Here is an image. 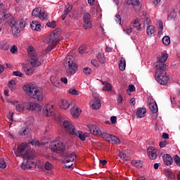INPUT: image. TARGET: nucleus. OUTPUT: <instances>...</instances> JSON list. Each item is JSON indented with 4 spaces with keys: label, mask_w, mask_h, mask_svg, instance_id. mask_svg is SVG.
Returning <instances> with one entry per match:
<instances>
[{
    "label": "nucleus",
    "mask_w": 180,
    "mask_h": 180,
    "mask_svg": "<svg viewBox=\"0 0 180 180\" xmlns=\"http://www.w3.org/2000/svg\"><path fill=\"white\" fill-rule=\"evenodd\" d=\"M3 19L6 20L8 26H10L11 30L13 31V34H19L20 33L21 29H25L26 27V22L23 20H16L15 18L11 16V13H6L3 12Z\"/></svg>",
    "instance_id": "obj_1"
},
{
    "label": "nucleus",
    "mask_w": 180,
    "mask_h": 180,
    "mask_svg": "<svg viewBox=\"0 0 180 180\" xmlns=\"http://www.w3.org/2000/svg\"><path fill=\"white\" fill-rule=\"evenodd\" d=\"M23 89L29 96L33 98L35 101H37L38 102H41L43 101V89L34 85H25L23 87Z\"/></svg>",
    "instance_id": "obj_2"
},
{
    "label": "nucleus",
    "mask_w": 180,
    "mask_h": 180,
    "mask_svg": "<svg viewBox=\"0 0 180 180\" xmlns=\"http://www.w3.org/2000/svg\"><path fill=\"white\" fill-rule=\"evenodd\" d=\"M61 34V32L60 30H55L49 37H46L44 40V42L46 43L47 44H50L47 48H46V51H51L58 44V41H60V39L58 37H60V35Z\"/></svg>",
    "instance_id": "obj_3"
},
{
    "label": "nucleus",
    "mask_w": 180,
    "mask_h": 180,
    "mask_svg": "<svg viewBox=\"0 0 180 180\" xmlns=\"http://www.w3.org/2000/svg\"><path fill=\"white\" fill-rule=\"evenodd\" d=\"M64 65L66 70L67 74L72 75L78 71V65L74 61V58L71 56H68L65 58Z\"/></svg>",
    "instance_id": "obj_4"
},
{
    "label": "nucleus",
    "mask_w": 180,
    "mask_h": 180,
    "mask_svg": "<svg viewBox=\"0 0 180 180\" xmlns=\"http://www.w3.org/2000/svg\"><path fill=\"white\" fill-rule=\"evenodd\" d=\"M167 69H156V81L160 85H167L169 81V77L167 75Z\"/></svg>",
    "instance_id": "obj_5"
},
{
    "label": "nucleus",
    "mask_w": 180,
    "mask_h": 180,
    "mask_svg": "<svg viewBox=\"0 0 180 180\" xmlns=\"http://www.w3.org/2000/svg\"><path fill=\"white\" fill-rule=\"evenodd\" d=\"M50 150L52 153L56 154H63L65 151V145L59 140H55L51 143Z\"/></svg>",
    "instance_id": "obj_6"
},
{
    "label": "nucleus",
    "mask_w": 180,
    "mask_h": 180,
    "mask_svg": "<svg viewBox=\"0 0 180 180\" xmlns=\"http://www.w3.org/2000/svg\"><path fill=\"white\" fill-rule=\"evenodd\" d=\"M167 60H168V53L165 52L161 53L158 57V61L155 63L156 70H168V66L165 63Z\"/></svg>",
    "instance_id": "obj_7"
},
{
    "label": "nucleus",
    "mask_w": 180,
    "mask_h": 180,
    "mask_svg": "<svg viewBox=\"0 0 180 180\" xmlns=\"http://www.w3.org/2000/svg\"><path fill=\"white\" fill-rule=\"evenodd\" d=\"M17 152L20 155H22V158L30 160V151L29 150L27 143H22L19 145Z\"/></svg>",
    "instance_id": "obj_8"
},
{
    "label": "nucleus",
    "mask_w": 180,
    "mask_h": 180,
    "mask_svg": "<svg viewBox=\"0 0 180 180\" xmlns=\"http://www.w3.org/2000/svg\"><path fill=\"white\" fill-rule=\"evenodd\" d=\"M83 20L84 22V25H83L84 29L86 30L92 27V17L91 16V14L85 13L83 16Z\"/></svg>",
    "instance_id": "obj_9"
},
{
    "label": "nucleus",
    "mask_w": 180,
    "mask_h": 180,
    "mask_svg": "<svg viewBox=\"0 0 180 180\" xmlns=\"http://www.w3.org/2000/svg\"><path fill=\"white\" fill-rule=\"evenodd\" d=\"M63 127L65 129L66 131L68 133H70L72 136V134H76L75 131L77 129H75V126L72 124L70 121L65 120L63 122Z\"/></svg>",
    "instance_id": "obj_10"
},
{
    "label": "nucleus",
    "mask_w": 180,
    "mask_h": 180,
    "mask_svg": "<svg viewBox=\"0 0 180 180\" xmlns=\"http://www.w3.org/2000/svg\"><path fill=\"white\" fill-rule=\"evenodd\" d=\"M63 158L64 160V162L68 164V162H72L73 161H75V160L77 159V155L74 153H63Z\"/></svg>",
    "instance_id": "obj_11"
},
{
    "label": "nucleus",
    "mask_w": 180,
    "mask_h": 180,
    "mask_svg": "<svg viewBox=\"0 0 180 180\" xmlns=\"http://www.w3.org/2000/svg\"><path fill=\"white\" fill-rule=\"evenodd\" d=\"M44 116H53L54 115V105L51 104H47L44 108Z\"/></svg>",
    "instance_id": "obj_12"
},
{
    "label": "nucleus",
    "mask_w": 180,
    "mask_h": 180,
    "mask_svg": "<svg viewBox=\"0 0 180 180\" xmlns=\"http://www.w3.org/2000/svg\"><path fill=\"white\" fill-rule=\"evenodd\" d=\"M27 109H28V110H35L36 112H41V106H40V104L37 103H27Z\"/></svg>",
    "instance_id": "obj_13"
},
{
    "label": "nucleus",
    "mask_w": 180,
    "mask_h": 180,
    "mask_svg": "<svg viewBox=\"0 0 180 180\" xmlns=\"http://www.w3.org/2000/svg\"><path fill=\"white\" fill-rule=\"evenodd\" d=\"M30 58L32 67L37 68V67H40V65H41V62L39 60V58H37V55L30 56Z\"/></svg>",
    "instance_id": "obj_14"
},
{
    "label": "nucleus",
    "mask_w": 180,
    "mask_h": 180,
    "mask_svg": "<svg viewBox=\"0 0 180 180\" xmlns=\"http://www.w3.org/2000/svg\"><path fill=\"white\" fill-rule=\"evenodd\" d=\"M150 160H155L157 158V150L153 146H150L147 150Z\"/></svg>",
    "instance_id": "obj_15"
},
{
    "label": "nucleus",
    "mask_w": 180,
    "mask_h": 180,
    "mask_svg": "<svg viewBox=\"0 0 180 180\" xmlns=\"http://www.w3.org/2000/svg\"><path fill=\"white\" fill-rule=\"evenodd\" d=\"M90 131L94 134V136H102V131H101V129L99 127H96L95 124L91 125L89 127Z\"/></svg>",
    "instance_id": "obj_16"
},
{
    "label": "nucleus",
    "mask_w": 180,
    "mask_h": 180,
    "mask_svg": "<svg viewBox=\"0 0 180 180\" xmlns=\"http://www.w3.org/2000/svg\"><path fill=\"white\" fill-rule=\"evenodd\" d=\"M71 11H72V6L70 3H68L65 7V11H63V13L61 15L63 20H65V18L67 17L68 13H70V12H71Z\"/></svg>",
    "instance_id": "obj_17"
},
{
    "label": "nucleus",
    "mask_w": 180,
    "mask_h": 180,
    "mask_svg": "<svg viewBox=\"0 0 180 180\" xmlns=\"http://www.w3.org/2000/svg\"><path fill=\"white\" fill-rule=\"evenodd\" d=\"M163 161L165 165H172V162H174V160L169 154H166L163 156Z\"/></svg>",
    "instance_id": "obj_18"
},
{
    "label": "nucleus",
    "mask_w": 180,
    "mask_h": 180,
    "mask_svg": "<svg viewBox=\"0 0 180 180\" xmlns=\"http://www.w3.org/2000/svg\"><path fill=\"white\" fill-rule=\"evenodd\" d=\"M70 113L72 115L75 119H77V117H79V115H81V110L78 107L74 106L70 110Z\"/></svg>",
    "instance_id": "obj_19"
},
{
    "label": "nucleus",
    "mask_w": 180,
    "mask_h": 180,
    "mask_svg": "<svg viewBox=\"0 0 180 180\" xmlns=\"http://www.w3.org/2000/svg\"><path fill=\"white\" fill-rule=\"evenodd\" d=\"M72 136H74L75 137H79V140H81L82 141H85V140L86 139V134L77 129L75 131V134H72Z\"/></svg>",
    "instance_id": "obj_20"
},
{
    "label": "nucleus",
    "mask_w": 180,
    "mask_h": 180,
    "mask_svg": "<svg viewBox=\"0 0 180 180\" xmlns=\"http://www.w3.org/2000/svg\"><path fill=\"white\" fill-rule=\"evenodd\" d=\"M102 106V103H101V99L99 98L96 97L94 98V103L91 104L92 109H94V110H98Z\"/></svg>",
    "instance_id": "obj_21"
},
{
    "label": "nucleus",
    "mask_w": 180,
    "mask_h": 180,
    "mask_svg": "<svg viewBox=\"0 0 180 180\" xmlns=\"http://www.w3.org/2000/svg\"><path fill=\"white\" fill-rule=\"evenodd\" d=\"M146 113H147V110L146 108H139L136 110V116L138 117H144L146 116Z\"/></svg>",
    "instance_id": "obj_22"
},
{
    "label": "nucleus",
    "mask_w": 180,
    "mask_h": 180,
    "mask_svg": "<svg viewBox=\"0 0 180 180\" xmlns=\"http://www.w3.org/2000/svg\"><path fill=\"white\" fill-rule=\"evenodd\" d=\"M119 156L120 157L121 160H123L124 161H129V160H130V155H129V150L120 152Z\"/></svg>",
    "instance_id": "obj_23"
},
{
    "label": "nucleus",
    "mask_w": 180,
    "mask_h": 180,
    "mask_svg": "<svg viewBox=\"0 0 180 180\" xmlns=\"http://www.w3.org/2000/svg\"><path fill=\"white\" fill-rule=\"evenodd\" d=\"M146 33L150 37L155 36V27L154 25H149L146 29Z\"/></svg>",
    "instance_id": "obj_24"
},
{
    "label": "nucleus",
    "mask_w": 180,
    "mask_h": 180,
    "mask_svg": "<svg viewBox=\"0 0 180 180\" xmlns=\"http://www.w3.org/2000/svg\"><path fill=\"white\" fill-rule=\"evenodd\" d=\"M29 133H30V128L28 127H22L18 131L19 136H27Z\"/></svg>",
    "instance_id": "obj_25"
},
{
    "label": "nucleus",
    "mask_w": 180,
    "mask_h": 180,
    "mask_svg": "<svg viewBox=\"0 0 180 180\" xmlns=\"http://www.w3.org/2000/svg\"><path fill=\"white\" fill-rule=\"evenodd\" d=\"M50 81L53 86H58L60 85V80H58V77L56 75H52L50 78Z\"/></svg>",
    "instance_id": "obj_26"
},
{
    "label": "nucleus",
    "mask_w": 180,
    "mask_h": 180,
    "mask_svg": "<svg viewBox=\"0 0 180 180\" xmlns=\"http://www.w3.org/2000/svg\"><path fill=\"white\" fill-rule=\"evenodd\" d=\"M149 109L152 113H157L158 112V105H157V103H149Z\"/></svg>",
    "instance_id": "obj_27"
},
{
    "label": "nucleus",
    "mask_w": 180,
    "mask_h": 180,
    "mask_svg": "<svg viewBox=\"0 0 180 180\" xmlns=\"http://www.w3.org/2000/svg\"><path fill=\"white\" fill-rule=\"evenodd\" d=\"M119 68L120 71H124V70H126V59L123 57H122L120 60Z\"/></svg>",
    "instance_id": "obj_28"
},
{
    "label": "nucleus",
    "mask_w": 180,
    "mask_h": 180,
    "mask_svg": "<svg viewBox=\"0 0 180 180\" xmlns=\"http://www.w3.org/2000/svg\"><path fill=\"white\" fill-rule=\"evenodd\" d=\"M27 159L26 162H23L21 165V168L22 169H32V166H30V164H32V162L27 160Z\"/></svg>",
    "instance_id": "obj_29"
},
{
    "label": "nucleus",
    "mask_w": 180,
    "mask_h": 180,
    "mask_svg": "<svg viewBox=\"0 0 180 180\" xmlns=\"http://www.w3.org/2000/svg\"><path fill=\"white\" fill-rule=\"evenodd\" d=\"M131 164H132L134 167H136V168H138V169L143 168V162H141V160H132Z\"/></svg>",
    "instance_id": "obj_30"
},
{
    "label": "nucleus",
    "mask_w": 180,
    "mask_h": 180,
    "mask_svg": "<svg viewBox=\"0 0 180 180\" xmlns=\"http://www.w3.org/2000/svg\"><path fill=\"white\" fill-rule=\"evenodd\" d=\"M79 53L80 54H86V53H89V49H88V48H86V45H82L79 48Z\"/></svg>",
    "instance_id": "obj_31"
},
{
    "label": "nucleus",
    "mask_w": 180,
    "mask_h": 180,
    "mask_svg": "<svg viewBox=\"0 0 180 180\" xmlns=\"http://www.w3.org/2000/svg\"><path fill=\"white\" fill-rule=\"evenodd\" d=\"M134 27L136 28V30H140L141 29V25H140V20L139 18L135 19L134 21L131 22Z\"/></svg>",
    "instance_id": "obj_32"
},
{
    "label": "nucleus",
    "mask_w": 180,
    "mask_h": 180,
    "mask_svg": "<svg viewBox=\"0 0 180 180\" xmlns=\"http://www.w3.org/2000/svg\"><path fill=\"white\" fill-rule=\"evenodd\" d=\"M0 49H1V50H4V51H6V50H9V44H8V42L5 41H1Z\"/></svg>",
    "instance_id": "obj_33"
},
{
    "label": "nucleus",
    "mask_w": 180,
    "mask_h": 180,
    "mask_svg": "<svg viewBox=\"0 0 180 180\" xmlns=\"http://www.w3.org/2000/svg\"><path fill=\"white\" fill-rule=\"evenodd\" d=\"M102 84L104 86L103 88V91H112V85L109 84L108 82H101Z\"/></svg>",
    "instance_id": "obj_34"
},
{
    "label": "nucleus",
    "mask_w": 180,
    "mask_h": 180,
    "mask_svg": "<svg viewBox=\"0 0 180 180\" xmlns=\"http://www.w3.org/2000/svg\"><path fill=\"white\" fill-rule=\"evenodd\" d=\"M60 108L61 109H64L66 110V109H68L70 108V103L67 101V100H63L60 103Z\"/></svg>",
    "instance_id": "obj_35"
},
{
    "label": "nucleus",
    "mask_w": 180,
    "mask_h": 180,
    "mask_svg": "<svg viewBox=\"0 0 180 180\" xmlns=\"http://www.w3.org/2000/svg\"><path fill=\"white\" fill-rule=\"evenodd\" d=\"M109 143H111V144H119V143H120V139L113 135H111Z\"/></svg>",
    "instance_id": "obj_36"
},
{
    "label": "nucleus",
    "mask_w": 180,
    "mask_h": 180,
    "mask_svg": "<svg viewBox=\"0 0 180 180\" xmlns=\"http://www.w3.org/2000/svg\"><path fill=\"white\" fill-rule=\"evenodd\" d=\"M162 40L165 46H169L171 44V38L169 36H165Z\"/></svg>",
    "instance_id": "obj_37"
},
{
    "label": "nucleus",
    "mask_w": 180,
    "mask_h": 180,
    "mask_svg": "<svg viewBox=\"0 0 180 180\" xmlns=\"http://www.w3.org/2000/svg\"><path fill=\"white\" fill-rule=\"evenodd\" d=\"M8 87L11 91H15V89H16V82L14 80H11L8 82Z\"/></svg>",
    "instance_id": "obj_38"
},
{
    "label": "nucleus",
    "mask_w": 180,
    "mask_h": 180,
    "mask_svg": "<svg viewBox=\"0 0 180 180\" xmlns=\"http://www.w3.org/2000/svg\"><path fill=\"white\" fill-rule=\"evenodd\" d=\"M97 58H98L100 63H101V64H105V63H106V59L105 58V55L102 54V53H98L97 56Z\"/></svg>",
    "instance_id": "obj_39"
},
{
    "label": "nucleus",
    "mask_w": 180,
    "mask_h": 180,
    "mask_svg": "<svg viewBox=\"0 0 180 180\" xmlns=\"http://www.w3.org/2000/svg\"><path fill=\"white\" fill-rule=\"evenodd\" d=\"M101 137L103 139H104V140H105V141H108V143H110V139L112 137V135L109 134H106V133H103L101 134Z\"/></svg>",
    "instance_id": "obj_40"
},
{
    "label": "nucleus",
    "mask_w": 180,
    "mask_h": 180,
    "mask_svg": "<svg viewBox=\"0 0 180 180\" xmlns=\"http://www.w3.org/2000/svg\"><path fill=\"white\" fill-rule=\"evenodd\" d=\"M27 53H28L30 57H32L33 56L37 55V54H36V52L34 51V48H33V46L29 47V49L27 50Z\"/></svg>",
    "instance_id": "obj_41"
},
{
    "label": "nucleus",
    "mask_w": 180,
    "mask_h": 180,
    "mask_svg": "<svg viewBox=\"0 0 180 180\" xmlns=\"http://www.w3.org/2000/svg\"><path fill=\"white\" fill-rule=\"evenodd\" d=\"M128 5H133V6H139L140 5V1L139 0H129L127 2Z\"/></svg>",
    "instance_id": "obj_42"
},
{
    "label": "nucleus",
    "mask_w": 180,
    "mask_h": 180,
    "mask_svg": "<svg viewBox=\"0 0 180 180\" xmlns=\"http://www.w3.org/2000/svg\"><path fill=\"white\" fill-rule=\"evenodd\" d=\"M41 12V10L40 8H36L35 9H34L32 11V16L37 17V16H39Z\"/></svg>",
    "instance_id": "obj_43"
},
{
    "label": "nucleus",
    "mask_w": 180,
    "mask_h": 180,
    "mask_svg": "<svg viewBox=\"0 0 180 180\" xmlns=\"http://www.w3.org/2000/svg\"><path fill=\"white\" fill-rule=\"evenodd\" d=\"M39 16V19H41V20H46L49 15L47 14V13L44 11H41Z\"/></svg>",
    "instance_id": "obj_44"
},
{
    "label": "nucleus",
    "mask_w": 180,
    "mask_h": 180,
    "mask_svg": "<svg viewBox=\"0 0 180 180\" xmlns=\"http://www.w3.org/2000/svg\"><path fill=\"white\" fill-rule=\"evenodd\" d=\"M123 30L126 33V34H130V33H131L132 32L131 27L130 26H124Z\"/></svg>",
    "instance_id": "obj_45"
},
{
    "label": "nucleus",
    "mask_w": 180,
    "mask_h": 180,
    "mask_svg": "<svg viewBox=\"0 0 180 180\" xmlns=\"http://www.w3.org/2000/svg\"><path fill=\"white\" fill-rule=\"evenodd\" d=\"M22 67H23L27 75H32V74H33V69L27 68L26 67L25 68V64H22Z\"/></svg>",
    "instance_id": "obj_46"
},
{
    "label": "nucleus",
    "mask_w": 180,
    "mask_h": 180,
    "mask_svg": "<svg viewBox=\"0 0 180 180\" xmlns=\"http://www.w3.org/2000/svg\"><path fill=\"white\" fill-rule=\"evenodd\" d=\"M166 176L169 179H175V174H174L171 171H167Z\"/></svg>",
    "instance_id": "obj_47"
},
{
    "label": "nucleus",
    "mask_w": 180,
    "mask_h": 180,
    "mask_svg": "<svg viewBox=\"0 0 180 180\" xmlns=\"http://www.w3.org/2000/svg\"><path fill=\"white\" fill-rule=\"evenodd\" d=\"M15 110L17 112H23L25 110V106H23L22 104H18L15 107Z\"/></svg>",
    "instance_id": "obj_48"
},
{
    "label": "nucleus",
    "mask_w": 180,
    "mask_h": 180,
    "mask_svg": "<svg viewBox=\"0 0 180 180\" xmlns=\"http://www.w3.org/2000/svg\"><path fill=\"white\" fill-rule=\"evenodd\" d=\"M45 169H46V171H50L51 169H53V165H51L50 162H46L45 163Z\"/></svg>",
    "instance_id": "obj_49"
},
{
    "label": "nucleus",
    "mask_w": 180,
    "mask_h": 180,
    "mask_svg": "<svg viewBox=\"0 0 180 180\" xmlns=\"http://www.w3.org/2000/svg\"><path fill=\"white\" fill-rule=\"evenodd\" d=\"M83 72L86 75H91V72H92V69H91L90 68H85L83 70Z\"/></svg>",
    "instance_id": "obj_50"
},
{
    "label": "nucleus",
    "mask_w": 180,
    "mask_h": 180,
    "mask_svg": "<svg viewBox=\"0 0 180 180\" xmlns=\"http://www.w3.org/2000/svg\"><path fill=\"white\" fill-rule=\"evenodd\" d=\"M174 161L175 164H176V165H179V167H180V158L178 156V155H174Z\"/></svg>",
    "instance_id": "obj_51"
},
{
    "label": "nucleus",
    "mask_w": 180,
    "mask_h": 180,
    "mask_svg": "<svg viewBox=\"0 0 180 180\" xmlns=\"http://www.w3.org/2000/svg\"><path fill=\"white\" fill-rule=\"evenodd\" d=\"M13 75H14L15 77H20V78H22V77H23V73L20 71H14L13 72Z\"/></svg>",
    "instance_id": "obj_52"
},
{
    "label": "nucleus",
    "mask_w": 180,
    "mask_h": 180,
    "mask_svg": "<svg viewBox=\"0 0 180 180\" xmlns=\"http://www.w3.org/2000/svg\"><path fill=\"white\" fill-rule=\"evenodd\" d=\"M6 167V162L4 159H0V168L5 169Z\"/></svg>",
    "instance_id": "obj_53"
},
{
    "label": "nucleus",
    "mask_w": 180,
    "mask_h": 180,
    "mask_svg": "<svg viewBox=\"0 0 180 180\" xmlns=\"http://www.w3.org/2000/svg\"><path fill=\"white\" fill-rule=\"evenodd\" d=\"M143 23H144V25H150V23H151V20L150 18H148V17L144 16Z\"/></svg>",
    "instance_id": "obj_54"
},
{
    "label": "nucleus",
    "mask_w": 180,
    "mask_h": 180,
    "mask_svg": "<svg viewBox=\"0 0 180 180\" xmlns=\"http://www.w3.org/2000/svg\"><path fill=\"white\" fill-rule=\"evenodd\" d=\"M37 21H32V23L30 24L31 26V29H32V30H35L36 27H37Z\"/></svg>",
    "instance_id": "obj_55"
},
{
    "label": "nucleus",
    "mask_w": 180,
    "mask_h": 180,
    "mask_svg": "<svg viewBox=\"0 0 180 180\" xmlns=\"http://www.w3.org/2000/svg\"><path fill=\"white\" fill-rule=\"evenodd\" d=\"M10 51H11V53H12V54L16 53V52L18 51V46H16L15 45L11 47V49H10Z\"/></svg>",
    "instance_id": "obj_56"
},
{
    "label": "nucleus",
    "mask_w": 180,
    "mask_h": 180,
    "mask_svg": "<svg viewBox=\"0 0 180 180\" xmlns=\"http://www.w3.org/2000/svg\"><path fill=\"white\" fill-rule=\"evenodd\" d=\"M69 94L71 95H78V91H77L75 89H70L69 90Z\"/></svg>",
    "instance_id": "obj_57"
},
{
    "label": "nucleus",
    "mask_w": 180,
    "mask_h": 180,
    "mask_svg": "<svg viewBox=\"0 0 180 180\" xmlns=\"http://www.w3.org/2000/svg\"><path fill=\"white\" fill-rule=\"evenodd\" d=\"M115 18V22L120 25V23H122V17H120V15H116Z\"/></svg>",
    "instance_id": "obj_58"
},
{
    "label": "nucleus",
    "mask_w": 180,
    "mask_h": 180,
    "mask_svg": "<svg viewBox=\"0 0 180 180\" xmlns=\"http://www.w3.org/2000/svg\"><path fill=\"white\" fill-rule=\"evenodd\" d=\"M128 89L129 92H134V91H136V87H134V85L133 84H129Z\"/></svg>",
    "instance_id": "obj_59"
},
{
    "label": "nucleus",
    "mask_w": 180,
    "mask_h": 180,
    "mask_svg": "<svg viewBox=\"0 0 180 180\" xmlns=\"http://www.w3.org/2000/svg\"><path fill=\"white\" fill-rule=\"evenodd\" d=\"M117 120V118H116V116H112L110 117V122L112 124H115V123H116Z\"/></svg>",
    "instance_id": "obj_60"
},
{
    "label": "nucleus",
    "mask_w": 180,
    "mask_h": 180,
    "mask_svg": "<svg viewBox=\"0 0 180 180\" xmlns=\"http://www.w3.org/2000/svg\"><path fill=\"white\" fill-rule=\"evenodd\" d=\"M48 27H56V22L53 21L51 22L47 23Z\"/></svg>",
    "instance_id": "obj_61"
},
{
    "label": "nucleus",
    "mask_w": 180,
    "mask_h": 180,
    "mask_svg": "<svg viewBox=\"0 0 180 180\" xmlns=\"http://www.w3.org/2000/svg\"><path fill=\"white\" fill-rule=\"evenodd\" d=\"M159 146L160 147V148H164V147H165V146H167V141H160L159 143Z\"/></svg>",
    "instance_id": "obj_62"
},
{
    "label": "nucleus",
    "mask_w": 180,
    "mask_h": 180,
    "mask_svg": "<svg viewBox=\"0 0 180 180\" xmlns=\"http://www.w3.org/2000/svg\"><path fill=\"white\" fill-rule=\"evenodd\" d=\"M129 103L131 106H134L136 105V98H131L129 101Z\"/></svg>",
    "instance_id": "obj_63"
},
{
    "label": "nucleus",
    "mask_w": 180,
    "mask_h": 180,
    "mask_svg": "<svg viewBox=\"0 0 180 180\" xmlns=\"http://www.w3.org/2000/svg\"><path fill=\"white\" fill-rule=\"evenodd\" d=\"M92 65H94V67H98V61L95 59L91 60V61Z\"/></svg>",
    "instance_id": "obj_64"
}]
</instances>
